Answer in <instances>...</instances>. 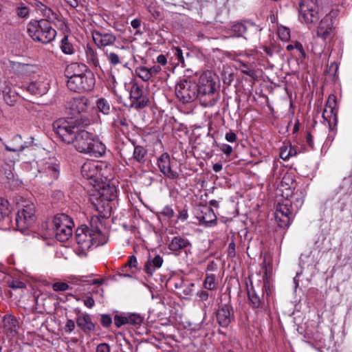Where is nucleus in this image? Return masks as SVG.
<instances>
[{"mask_svg":"<svg viewBox=\"0 0 352 352\" xmlns=\"http://www.w3.org/2000/svg\"><path fill=\"white\" fill-rule=\"evenodd\" d=\"M81 174L85 179L97 182L101 177V168H99V166L96 162H87L81 167Z\"/></svg>","mask_w":352,"mask_h":352,"instance_id":"dca6fc26","label":"nucleus"},{"mask_svg":"<svg viewBox=\"0 0 352 352\" xmlns=\"http://www.w3.org/2000/svg\"><path fill=\"white\" fill-rule=\"evenodd\" d=\"M91 276H82L79 278V281L82 283H85L87 284H92V285H101L103 283L102 279H91Z\"/></svg>","mask_w":352,"mask_h":352,"instance_id":"a18cd8bd","label":"nucleus"},{"mask_svg":"<svg viewBox=\"0 0 352 352\" xmlns=\"http://www.w3.org/2000/svg\"><path fill=\"white\" fill-rule=\"evenodd\" d=\"M53 129L59 138L67 144H72L80 129L76 127L72 118H60L53 123Z\"/></svg>","mask_w":352,"mask_h":352,"instance_id":"423d86ee","label":"nucleus"},{"mask_svg":"<svg viewBox=\"0 0 352 352\" xmlns=\"http://www.w3.org/2000/svg\"><path fill=\"white\" fill-rule=\"evenodd\" d=\"M36 221L35 207L34 204H27L19 210L16 216L17 228L24 230L32 226Z\"/></svg>","mask_w":352,"mask_h":352,"instance_id":"f8f14e48","label":"nucleus"},{"mask_svg":"<svg viewBox=\"0 0 352 352\" xmlns=\"http://www.w3.org/2000/svg\"><path fill=\"white\" fill-rule=\"evenodd\" d=\"M158 167L162 173L169 179L178 178L179 174L171 169L170 156L167 153H162L157 160Z\"/></svg>","mask_w":352,"mask_h":352,"instance_id":"6ab92c4d","label":"nucleus"},{"mask_svg":"<svg viewBox=\"0 0 352 352\" xmlns=\"http://www.w3.org/2000/svg\"><path fill=\"white\" fill-rule=\"evenodd\" d=\"M60 47L61 51L65 54H73L75 52V50L73 44L69 41L68 36H65L61 41Z\"/></svg>","mask_w":352,"mask_h":352,"instance_id":"c9c22d12","label":"nucleus"},{"mask_svg":"<svg viewBox=\"0 0 352 352\" xmlns=\"http://www.w3.org/2000/svg\"><path fill=\"white\" fill-rule=\"evenodd\" d=\"M102 222L98 217H91L90 228L86 225L79 226L76 230V241L82 254H86L92 246L98 247L106 242L105 234L102 232Z\"/></svg>","mask_w":352,"mask_h":352,"instance_id":"f257e3e1","label":"nucleus"},{"mask_svg":"<svg viewBox=\"0 0 352 352\" xmlns=\"http://www.w3.org/2000/svg\"><path fill=\"white\" fill-rule=\"evenodd\" d=\"M91 34L94 43L100 49L112 47L117 41V36L115 34L104 30H94Z\"/></svg>","mask_w":352,"mask_h":352,"instance_id":"ddd939ff","label":"nucleus"},{"mask_svg":"<svg viewBox=\"0 0 352 352\" xmlns=\"http://www.w3.org/2000/svg\"><path fill=\"white\" fill-rule=\"evenodd\" d=\"M69 288V285L64 282H56L52 285V289L54 292H65Z\"/></svg>","mask_w":352,"mask_h":352,"instance_id":"09e8293b","label":"nucleus"},{"mask_svg":"<svg viewBox=\"0 0 352 352\" xmlns=\"http://www.w3.org/2000/svg\"><path fill=\"white\" fill-rule=\"evenodd\" d=\"M202 216L199 217L200 221L202 223L206 226H209L210 224L216 221L217 217L211 208H206L205 209V212H202Z\"/></svg>","mask_w":352,"mask_h":352,"instance_id":"f704fd0d","label":"nucleus"},{"mask_svg":"<svg viewBox=\"0 0 352 352\" xmlns=\"http://www.w3.org/2000/svg\"><path fill=\"white\" fill-rule=\"evenodd\" d=\"M37 7L38 10L45 18L43 19L47 21L49 24L53 23L55 25H59L61 28L65 25L64 21L62 20L61 16L54 12L50 8H48L41 3Z\"/></svg>","mask_w":352,"mask_h":352,"instance_id":"aec40b11","label":"nucleus"},{"mask_svg":"<svg viewBox=\"0 0 352 352\" xmlns=\"http://www.w3.org/2000/svg\"><path fill=\"white\" fill-rule=\"evenodd\" d=\"M8 201L0 197V221L8 215Z\"/></svg>","mask_w":352,"mask_h":352,"instance_id":"37998d69","label":"nucleus"},{"mask_svg":"<svg viewBox=\"0 0 352 352\" xmlns=\"http://www.w3.org/2000/svg\"><path fill=\"white\" fill-rule=\"evenodd\" d=\"M113 125L117 128H120L121 126L127 128L128 121L126 118L118 116L116 119L114 120Z\"/></svg>","mask_w":352,"mask_h":352,"instance_id":"603ef678","label":"nucleus"},{"mask_svg":"<svg viewBox=\"0 0 352 352\" xmlns=\"http://www.w3.org/2000/svg\"><path fill=\"white\" fill-rule=\"evenodd\" d=\"M218 324L222 327H228L234 320V316L232 308L228 305L219 306L217 314Z\"/></svg>","mask_w":352,"mask_h":352,"instance_id":"a211bd4d","label":"nucleus"},{"mask_svg":"<svg viewBox=\"0 0 352 352\" xmlns=\"http://www.w3.org/2000/svg\"><path fill=\"white\" fill-rule=\"evenodd\" d=\"M100 322L104 327H109L112 323V318L109 314H102Z\"/></svg>","mask_w":352,"mask_h":352,"instance_id":"864d4df0","label":"nucleus"},{"mask_svg":"<svg viewBox=\"0 0 352 352\" xmlns=\"http://www.w3.org/2000/svg\"><path fill=\"white\" fill-rule=\"evenodd\" d=\"M333 17L327 14L319 23L317 29V35L323 40H327L331 38L333 27Z\"/></svg>","mask_w":352,"mask_h":352,"instance_id":"f3484780","label":"nucleus"},{"mask_svg":"<svg viewBox=\"0 0 352 352\" xmlns=\"http://www.w3.org/2000/svg\"><path fill=\"white\" fill-rule=\"evenodd\" d=\"M294 154H295V153H293V151L292 148H290L289 151H287V148H285V149L281 150V151L280 153V157L283 160H287L289 156H292Z\"/></svg>","mask_w":352,"mask_h":352,"instance_id":"680f3d73","label":"nucleus"},{"mask_svg":"<svg viewBox=\"0 0 352 352\" xmlns=\"http://www.w3.org/2000/svg\"><path fill=\"white\" fill-rule=\"evenodd\" d=\"M27 31L34 41L43 44L50 43L56 36V31L44 19L30 21L28 24Z\"/></svg>","mask_w":352,"mask_h":352,"instance_id":"39448f33","label":"nucleus"},{"mask_svg":"<svg viewBox=\"0 0 352 352\" xmlns=\"http://www.w3.org/2000/svg\"><path fill=\"white\" fill-rule=\"evenodd\" d=\"M232 32L234 36H243L245 39L258 36L262 28L254 23L247 21L238 22L232 25Z\"/></svg>","mask_w":352,"mask_h":352,"instance_id":"9b49d317","label":"nucleus"},{"mask_svg":"<svg viewBox=\"0 0 352 352\" xmlns=\"http://www.w3.org/2000/svg\"><path fill=\"white\" fill-rule=\"evenodd\" d=\"M225 138L229 142H234L236 140V135L234 132L230 131L226 134Z\"/></svg>","mask_w":352,"mask_h":352,"instance_id":"338daca9","label":"nucleus"},{"mask_svg":"<svg viewBox=\"0 0 352 352\" xmlns=\"http://www.w3.org/2000/svg\"><path fill=\"white\" fill-rule=\"evenodd\" d=\"M82 302L87 307L91 309L95 305V301L91 296L85 295V298L82 300Z\"/></svg>","mask_w":352,"mask_h":352,"instance_id":"4d7b16f0","label":"nucleus"},{"mask_svg":"<svg viewBox=\"0 0 352 352\" xmlns=\"http://www.w3.org/2000/svg\"><path fill=\"white\" fill-rule=\"evenodd\" d=\"M50 88V84L46 80H38L28 84L25 89L32 95L42 96L46 94Z\"/></svg>","mask_w":352,"mask_h":352,"instance_id":"5701e85b","label":"nucleus"},{"mask_svg":"<svg viewBox=\"0 0 352 352\" xmlns=\"http://www.w3.org/2000/svg\"><path fill=\"white\" fill-rule=\"evenodd\" d=\"M94 205L98 212V215H94L93 217H98L100 222H102L101 219H107L111 216L112 210L111 201H102V199L98 198Z\"/></svg>","mask_w":352,"mask_h":352,"instance_id":"b1692460","label":"nucleus"},{"mask_svg":"<svg viewBox=\"0 0 352 352\" xmlns=\"http://www.w3.org/2000/svg\"><path fill=\"white\" fill-rule=\"evenodd\" d=\"M220 149L227 156L230 155V154L232 153V147L229 144H223L221 146Z\"/></svg>","mask_w":352,"mask_h":352,"instance_id":"0e129e2a","label":"nucleus"},{"mask_svg":"<svg viewBox=\"0 0 352 352\" xmlns=\"http://www.w3.org/2000/svg\"><path fill=\"white\" fill-rule=\"evenodd\" d=\"M305 193L302 190L298 191L290 198L278 203L275 212V217L281 228L288 227L294 220L298 210L304 203Z\"/></svg>","mask_w":352,"mask_h":352,"instance_id":"f03ea898","label":"nucleus"},{"mask_svg":"<svg viewBox=\"0 0 352 352\" xmlns=\"http://www.w3.org/2000/svg\"><path fill=\"white\" fill-rule=\"evenodd\" d=\"M328 104L329 108L330 109L329 111L333 116V121L334 122V126H336L337 122H338V117H337V111L335 110V106H336V96H331L329 98L328 100Z\"/></svg>","mask_w":352,"mask_h":352,"instance_id":"ea45409f","label":"nucleus"},{"mask_svg":"<svg viewBox=\"0 0 352 352\" xmlns=\"http://www.w3.org/2000/svg\"><path fill=\"white\" fill-rule=\"evenodd\" d=\"M130 107L135 109H143L149 103V98L143 86L136 82L131 84L130 89Z\"/></svg>","mask_w":352,"mask_h":352,"instance_id":"9d476101","label":"nucleus"},{"mask_svg":"<svg viewBox=\"0 0 352 352\" xmlns=\"http://www.w3.org/2000/svg\"><path fill=\"white\" fill-rule=\"evenodd\" d=\"M197 83L190 79L180 80L175 85V95L183 103H189L197 99Z\"/></svg>","mask_w":352,"mask_h":352,"instance_id":"0eeeda50","label":"nucleus"},{"mask_svg":"<svg viewBox=\"0 0 352 352\" xmlns=\"http://www.w3.org/2000/svg\"><path fill=\"white\" fill-rule=\"evenodd\" d=\"M80 67L85 69V65L77 63H72L66 67L65 74L67 78V86L74 92H83L91 91L95 85V78L90 72L81 74H72L79 70Z\"/></svg>","mask_w":352,"mask_h":352,"instance_id":"7ed1b4c3","label":"nucleus"},{"mask_svg":"<svg viewBox=\"0 0 352 352\" xmlns=\"http://www.w3.org/2000/svg\"><path fill=\"white\" fill-rule=\"evenodd\" d=\"M298 18L307 24L316 23L319 19L317 0H300L299 3Z\"/></svg>","mask_w":352,"mask_h":352,"instance_id":"6e6552de","label":"nucleus"},{"mask_svg":"<svg viewBox=\"0 0 352 352\" xmlns=\"http://www.w3.org/2000/svg\"><path fill=\"white\" fill-rule=\"evenodd\" d=\"M0 95L3 101L9 106H13L18 99V95L16 91L6 82L3 84V87L0 90Z\"/></svg>","mask_w":352,"mask_h":352,"instance_id":"a878e982","label":"nucleus"},{"mask_svg":"<svg viewBox=\"0 0 352 352\" xmlns=\"http://www.w3.org/2000/svg\"><path fill=\"white\" fill-rule=\"evenodd\" d=\"M247 293L248 300L252 309H260L261 310L265 311L267 306L264 300V295H266L267 298L271 294L270 285L267 280L263 282L261 291V296L256 291L252 283H250V287L247 285Z\"/></svg>","mask_w":352,"mask_h":352,"instance_id":"1a4fd4ad","label":"nucleus"},{"mask_svg":"<svg viewBox=\"0 0 352 352\" xmlns=\"http://www.w3.org/2000/svg\"><path fill=\"white\" fill-rule=\"evenodd\" d=\"M74 328H75L74 322L71 319H68L65 324V331L67 333H71L74 329Z\"/></svg>","mask_w":352,"mask_h":352,"instance_id":"69168bd1","label":"nucleus"},{"mask_svg":"<svg viewBox=\"0 0 352 352\" xmlns=\"http://www.w3.org/2000/svg\"><path fill=\"white\" fill-rule=\"evenodd\" d=\"M96 137L91 133L80 129L78 134L75 137V140L72 142L74 144L76 149L80 152L85 153L88 151V148L91 146Z\"/></svg>","mask_w":352,"mask_h":352,"instance_id":"4468645a","label":"nucleus"},{"mask_svg":"<svg viewBox=\"0 0 352 352\" xmlns=\"http://www.w3.org/2000/svg\"><path fill=\"white\" fill-rule=\"evenodd\" d=\"M60 168L59 164L54 161H47L45 162L39 170L41 177L47 178V182L49 184L52 183L54 181L58 179L60 175Z\"/></svg>","mask_w":352,"mask_h":352,"instance_id":"2eb2a0df","label":"nucleus"},{"mask_svg":"<svg viewBox=\"0 0 352 352\" xmlns=\"http://www.w3.org/2000/svg\"><path fill=\"white\" fill-rule=\"evenodd\" d=\"M197 296L199 298V300L201 301H206L208 299V292L205 290H200L197 292Z\"/></svg>","mask_w":352,"mask_h":352,"instance_id":"774afa93","label":"nucleus"},{"mask_svg":"<svg viewBox=\"0 0 352 352\" xmlns=\"http://www.w3.org/2000/svg\"><path fill=\"white\" fill-rule=\"evenodd\" d=\"M197 86V99L200 104L204 107H211L216 104L220 95L217 91V85L210 72H204L199 79Z\"/></svg>","mask_w":352,"mask_h":352,"instance_id":"20e7f679","label":"nucleus"},{"mask_svg":"<svg viewBox=\"0 0 352 352\" xmlns=\"http://www.w3.org/2000/svg\"><path fill=\"white\" fill-rule=\"evenodd\" d=\"M85 54L88 63L94 67H100L99 60L96 51L90 45H87L85 48Z\"/></svg>","mask_w":352,"mask_h":352,"instance_id":"473e14b6","label":"nucleus"},{"mask_svg":"<svg viewBox=\"0 0 352 352\" xmlns=\"http://www.w3.org/2000/svg\"><path fill=\"white\" fill-rule=\"evenodd\" d=\"M96 352H110V346L107 343H100L97 346Z\"/></svg>","mask_w":352,"mask_h":352,"instance_id":"052dcab7","label":"nucleus"},{"mask_svg":"<svg viewBox=\"0 0 352 352\" xmlns=\"http://www.w3.org/2000/svg\"><path fill=\"white\" fill-rule=\"evenodd\" d=\"M97 108L99 111L104 115H108L110 113L111 107L109 103L104 98H100L96 102Z\"/></svg>","mask_w":352,"mask_h":352,"instance_id":"58836bf2","label":"nucleus"},{"mask_svg":"<svg viewBox=\"0 0 352 352\" xmlns=\"http://www.w3.org/2000/svg\"><path fill=\"white\" fill-rule=\"evenodd\" d=\"M127 323L129 324L138 325L140 324L143 321V318L137 314H126Z\"/></svg>","mask_w":352,"mask_h":352,"instance_id":"79ce46f5","label":"nucleus"},{"mask_svg":"<svg viewBox=\"0 0 352 352\" xmlns=\"http://www.w3.org/2000/svg\"><path fill=\"white\" fill-rule=\"evenodd\" d=\"M89 100L85 97H77L70 99L67 103L68 109L73 115L85 113L88 109Z\"/></svg>","mask_w":352,"mask_h":352,"instance_id":"412c9836","label":"nucleus"},{"mask_svg":"<svg viewBox=\"0 0 352 352\" xmlns=\"http://www.w3.org/2000/svg\"><path fill=\"white\" fill-rule=\"evenodd\" d=\"M56 239L61 242L67 241L72 234V227H55L53 228Z\"/></svg>","mask_w":352,"mask_h":352,"instance_id":"c756f323","label":"nucleus"},{"mask_svg":"<svg viewBox=\"0 0 352 352\" xmlns=\"http://www.w3.org/2000/svg\"><path fill=\"white\" fill-rule=\"evenodd\" d=\"M138 261L136 257L135 256H131L128 262L124 265V268L135 267Z\"/></svg>","mask_w":352,"mask_h":352,"instance_id":"13d9d810","label":"nucleus"},{"mask_svg":"<svg viewBox=\"0 0 352 352\" xmlns=\"http://www.w3.org/2000/svg\"><path fill=\"white\" fill-rule=\"evenodd\" d=\"M163 263V258L160 255H156L151 261H148L144 265L145 272L152 276L155 269L160 268Z\"/></svg>","mask_w":352,"mask_h":352,"instance_id":"7c9ffc66","label":"nucleus"},{"mask_svg":"<svg viewBox=\"0 0 352 352\" xmlns=\"http://www.w3.org/2000/svg\"><path fill=\"white\" fill-rule=\"evenodd\" d=\"M114 323H115V325L118 328L124 324H128L126 314L116 315L114 316Z\"/></svg>","mask_w":352,"mask_h":352,"instance_id":"8fccbe9b","label":"nucleus"},{"mask_svg":"<svg viewBox=\"0 0 352 352\" xmlns=\"http://www.w3.org/2000/svg\"><path fill=\"white\" fill-rule=\"evenodd\" d=\"M235 243L234 241H232L228 245V256L233 258L235 256Z\"/></svg>","mask_w":352,"mask_h":352,"instance_id":"e2e57ef3","label":"nucleus"},{"mask_svg":"<svg viewBox=\"0 0 352 352\" xmlns=\"http://www.w3.org/2000/svg\"><path fill=\"white\" fill-rule=\"evenodd\" d=\"M16 14L21 18L27 17L29 15V8L27 6H21L16 9Z\"/></svg>","mask_w":352,"mask_h":352,"instance_id":"5fc2aeb1","label":"nucleus"},{"mask_svg":"<svg viewBox=\"0 0 352 352\" xmlns=\"http://www.w3.org/2000/svg\"><path fill=\"white\" fill-rule=\"evenodd\" d=\"M33 140L34 138L30 137V140L23 141L21 135H16L12 139L9 144L6 145V149L8 151L16 153L19 155L20 152L32 146Z\"/></svg>","mask_w":352,"mask_h":352,"instance_id":"4be33fe9","label":"nucleus"},{"mask_svg":"<svg viewBox=\"0 0 352 352\" xmlns=\"http://www.w3.org/2000/svg\"><path fill=\"white\" fill-rule=\"evenodd\" d=\"M73 227L74 222L72 219L65 214H58L53 219V228L55 227Z\"/></svg>","mask_w":352,"mask_h":352,"instance_id":"2f4dec72","label":"nucleus"},{"mask_svg":"<svg viewBox=\"0 0 352 352\" xmlns=\"http://www.w3.org/2000/svg\"><path fill=\"white\" fill-rule=\"evenodd\" d=\"M9 287L14 289H22L25 287V285L24 283L19 280H12L10 284Z\"/></svg>","mask_w":352,"mask_h":352,"instance_id":"bf43d9fd","label":"nucleus"},{"mask_svg":"<svg viewBox=\"0 0 352 352\" xmlns=\"http://www.w3.org/2000/svg\"><path fill=\"white\" fill-rule=\"evenodd\" d=\"M161 214L167 218H171L174 216V211L171 207L169 206H166L164 207L162 210L161 211Z\"/></svg>","mask_w":352,"mask_h":352,"instance_id":"6e6d98bb","label":"nucleus"},{"mask_svg":"<svg viewBox=\"0 0 352 352\" xmlns=\"http://www.w3.org/2000/svg\"><path fill=\"white\" fill-rule=\"evenodd\" d=\"M90 146L89 151L85 152V154H88L90 157H100L105 153L106 146L98 138H96Z\"/></svg>","mask_w":352,"mask_h":352,"instance_id":"bb28decb","label":"nucleus"},{"mask_svg":"<svg viewBox=\"0 0 352 352\" xmlns=\"http://www.w3.org/2000/svg\"><path fill=\"white\" fill-rule=\"evenodd\" d=\"M99 198L102 201H112L116 198V189L115 186L110 185H104L99 191Z\"/></svg>","mask_w":352,"mask_h":352,"instance_id":"c85d7f7f","label":"nucleus"},{"mask_svg":"<svg viewBox=\"0 0 352 352\" xmlns=\"http://www.w3.org/2000/svg\"><path fill=\"white\" fill-rule=\"evenodd\" d=\"M341 187L346 193L352 191V175L344 178Z\"/></svg>","mask_w":352,"mask_h":352,"instance_id":"de8ad7c7","label":"nucleus"},{"mask_svg":"<svg viewBox=\"0 0 352 352\" xmlns=\"http://www.w3.org/2000/svg\"><path fill=\"white\" fill-rule=\"evenodd\" d=\"M204 287L208 290H212L215 288V276L214 274H207L204 281Z\"/></svg>","mask_w":352,"mask_h":352,"instance_id":"a19ab883","label":"nucleus"},{"mask_svg":"<svg viewBox=\"0 0 352 352\" xmlns=\"http://www.w3.org/2000/svg\"><path fill=\"white\" fill-rule=\"evenodd\" d=\"M77 325L86 333L93 331L95 329V325L92 322L89 314H82L78 316L76 318Z\"/></svg>","mask_w":352,"mask_h":352,"instance_id":"cd10ccee","label":"nucleus"},{"mask_svg":"<svg viewBox=\"0 0 352 352\" xmlns=\"http://www.w3.org/2000/svg\"><path fill=\"white\" fill-rule=\"evenodd\" d=\"M190 246L191 243L188 239L182 236H176L170 241L168 249L172 252H180Z\"/></svg>","mask_w":352,"mask_h":352,"instance_id":"393cba45","label":"nucleus"},{"mask_svg":"<svg viewBox=\"0 0 352 352\" xmlns=\"http://www.w3.org/2000/svg\"><path fill=\"white\" fill-rule=\"evenodd\" d=\"M278 36L282 41H287L290 38V31L287 28H282L278 30Z\"/></svg>","mask_w":352,"mask_h":352,"instance_id":"3c124183","label":"nucleus"},{"mask_svg":"<svg viewBox=\"0 0 352 352\" xmlns=\"http://www.w3.org/2000/svg\"><path fill=\"white\" fill-rule=\"evenodd\" d=\"M147 155L146 149L140 145H134V150L133 153V159L140 164H144L146 162Z\"/></svg>","mask_w":352,"mask_h":352,"instance_id":"72a5a7b5","label":"nucleus"},{"mask_svg":"<svg viewBox=\"0 0 352 352\" xmlns=\"http://www.w3.org/2000/svg\"><path fill=\"white\" fill-rule=\"evenodd\" d=\"M72 121H74L76 127L78 129L89 126L91 123V120L85 115H81L77 118H72Z\"/></svg>","mask_w":352,"mask_h":352,"instance_id":"e433bc0d","label":"nucleus"},{"mask_svg":"<svg viewBox=\"0 0 352 352\" xmlns=\"http://www.w3.org/2000/svg\"><path fill=\"white\" fill-rule=\"evenodd\" d=\"M104 54L107 56V60L111 65H117L121 63L120 58L118 54H117L116 53L113 52L108 53L107 52H104Z\"/></svg>","mask_w":352,"mask_h":352,"instance_id":"c03bdc74","label":"nucleus"},{"mask_svg":"<svg viewBox=\"0 0 352 352\" xmlns=\"http://www.w3.org/2000/svg\"><path fill=\"white\" fill-rule=\"evenodd\" d=\"M135 73L138 77L145 82L149 80L152 78L148 68L146 67L140 66L137 67L135 69Z\"/></svg>","mask_w":352,"mask_h":352,"instance_id":"4c0bfd02","label":"nucleus"},{"mask_svg":"<svg viewBox=\"0 0 352 352\" xmlns=\"http://www.w3.org/2000/svg\"><path fill=\"white\" fill-rule=\"evenodd\" d=\"M173 54L175 57V59L178 60L177 64H181L182 67H185L184 64V58L183 56V53L181 49L179 47H175L172 50Z\"/></svg>","mask_w":352,"mask_h":352,"instance_id":"49530a36","label":"nucleus"}]
</instances>
